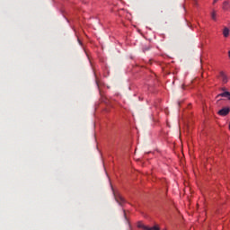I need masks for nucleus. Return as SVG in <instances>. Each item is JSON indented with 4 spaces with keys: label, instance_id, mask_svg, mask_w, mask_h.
<instances>
[{
    "label": "nucleus",
    "instance_id": "1",
    "mask_svg": "<svg viewBox=\"0 0 230 230\" xmlns=\"http://www.w3.org/2000/svg\"><path fill=\"white\" fill-rule=\"evenodd\" d=\"M112 192L114 194L116 202H118L119 206H121L122 204H125V199H123V197L119 195V191L114 190V189H112Z\"/></svg>",
    "mask_w": 230,
    "mask_h": 230
},
{
    "label": "nucleus",
    "instance_id": "2",
    "mask_svg": "<svg viewBox=\"0 0 230 230\" xmlns=\"http://www.w3.org/2000/svg\"><path fill=\"white\" fill-rule=\"evenodd\" d=\"M137 227H139L140 229H144V230H161V228L157 226H155L153 227L150 226H145L143 223L138 222L137 223Z\"/></svg>",
    "mask_w": 230,
    "mask_h": 230
},
{
    "label": "nucleus",
    "instance_id": "3",
    "mask_svg": "<svg viewBox=\"0 0 230 230\" xmlns=\"http://www.w3.org/2000/svg\"><path fill=\"white\" fill-rule=\"evenodd\" d=\"M230 112V109L226 107V108H223L221 109L217 114H219V116H227V114H229Z\"/></svg>",
    "mask_w": 230,
    "mask_h": 230
},
{
    "label": "nucleus",
    "instance_id": "4",
    "mask_svg": "<svg viewBox=\"0 0 230 230\" xmlns=\"http://www.w3.org/2000/svg\"><path fill=\"white\" fill-rule=\"evenodd\" d=\"M227 98V100L230 101V93L229 92H225V93H219L217 98Z\"/></svg>",
    "mask_w": 230,
    "mask_h": 230
},
{
    "label": "nucleus",
    "instance_id": "5",
    "mask_svg": "<svg viewBox=\"0 0 230 230\" xmlns=\"http://www.w3.org/2000/svg\"><path fill=\"white\" fill-rule=\"evenodd\" d=\"M223 10H225L226 12H229L230 10V3L226 1L223 3Z\"/></svg>",
    "mask_w": 230,
    "mask_h": 230
},
{
    "label": "nucleus",
    "instance_id": "6",
    "mask_svg": "<svg viewBox=\"0 0 230 230\" xmlns=\"http://www.w3.org/2000/svg\"><path fill=\"white\" fill-rule=\"evenodd\" d=\"M220 77L222 78L223 84H227V75H226V73L220 72Z\"/></svg>",
    "mask_w": 230,
    "mask_h": 230
},
{
    "label": "nucleus",
    "instance_id": "7",
    "mask_svg": "<svg viewBox=\"0 0 230 230\" xmlns=\"http://www.w3.org/2000/svg\"><path fill=\"white\" fill-rule=\"evenodd\" d=\"M229 33H230L229 28L225 27L224 30H223L224 37H226V38L229 37Z\"/></svg>",
    "mask_w": 230,
    "mask_h": 230
},
{
    "label": "nucleus",
    "instance_id": "8",
    "mask_svg": "<svg viewBox=\"0 0 230 230\" xmlns=\"http://www.w3.org/2000/svg\"><path fill=\"white\" fill-rule=\"evenodd\" d=\"M211 18L213 19V21H217V13L216 12H212Z\"/></svg>",
    "mask_w": 230,
    "mask_h": 230
},
{
    "label": "nucleus",
    "instance_id": "9",
    "mask_svg": "<svg viewBox=\"0 0 230 230\" xmlns=\"http://www.w3.org/2000/svg\"><path fill=\"white\" fill-rule=\"evenodd\" d=\"M217 1H218V0H214L215 3H217Z\"/></svg>",
    "mask_w": 230,
    "mask_h": 230
}]
</instances>
